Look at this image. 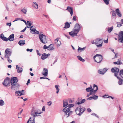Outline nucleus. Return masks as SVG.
<instances>
[{
    "instance_id": "393cba45",
    "label": "nucleus",
    "mask_w": 123,
    "mask_h": 123,
    "mask_svg": "<svg viewBox=\"0 0 123 123\" xmlns=\"http://www.w3.org/2000/svg\"><path fill=\"white\" fill-rule=\"evenodd\" d=\"M92 89L93 90L94 92H96L98 89V86L96 85L95 84H94L93 86V87Z\"/></svg>"
},
{
    "instance_id": "b1692460",
    "label": "nucleus",
    "mask_w": 123,
    "mask_h": 123,
    "mask_svg": "<svg viewBox=\"0 0 123 123\" xmlns=\"http://www.w3.org/2000/svg\"><path fill=\"white\" fill-rule=\"evenodd\" d=\"M70 27V24L68 22H67L65 23V26L64 27V28L67 29L69 28Z\"/></svg>"
},
{
    "instance_id": "f3484780",
    "label": "nucleus",
    "mask_w": 123,
    "mask_h": 123,
    "mask_svg": "<svg viewBox=\"0 0 123 123\" xmlns=\"http://www.w3.org/2000/svg\"><path fill=\"white\" fill-rule=\"evenodd\" d=\"M67 10L70 12L71 15L72 16L73 13V10L72 8L71 7L68 6Z\"/></svg>"
},
{
    "instance_id": "864d4df0",
    "label": "nucleus",
    "mask_w": 123,
    "mask_h": 123,
    "mask_svg": "<svg viewBox=\"0 0 123 123\" xmlns=\"http://www.w3.org/2000/svg\"><path fill=\"white\" fill-rule=\"evenodd\" d=\"M9 49H8V56H10L11 55V52L10 51H9Z\"/></svg>"
},
{
    "instance_id": "6ab92c4d",
    "label": "nucleus",
    "mask_w": 123,
    "mask_h": 123,
    "mask_svg": "<svg viewBox=\"0 0 123 123\" xmlns=\"http://www.w3.org/2000/svg\"><path fill=\"white\" fill-rule=\"evenodd\" d=\"M16 68L17 69V72L18 73H19L22 72L23 69L22 68L18 67V65L16 66Z\"/></svg>"
},
{
    "instance_id": "bf43d9fd",
    "label": "nucleus",
    "mask_w": 123,
    "mask_h": 123,
    "mask_svg": "<svg viewBox=\"0 0 123 123\" xmlns=\"http://www.w3.org/2000/svg\"><path fill=\"white\" fill-rule=\"evenodd\" d=\"M86 91L87 92H89L91 90H90V89H89V88L88 87V88H87L86 89Z\"/></svg>"
},
{
    "instance_id": "6e6d98bb",
    "label": "nucleus",
    "mask_w": 123,
    "mask_h": 123,
    "mask_svg": "<svg viewBox=\"0 0 123 123\" xmlns=\"http://www.w3.org/2000/svg\"><path fill=\"white\" fill-rule=\"evenodd\" d=\"M93 98L92 97H90L89 98H87V99L88 100H91L93 99Z\"/></svg>"
},
{
    "instance_id": "e2e57ef3",
    "label": "nucleus",
    "mask_w": 123,
    "mask_h": 123,
    "mask_svg": "<svg viewBox=\"0 0 123 123\" xmlns=\"http://www.w3.org/2000/svg\"><path fill=\"white\" fill-rule=\"evenodd\" d=\"M73 20H74V21L76 20V17L75 16H74L73 17Z\"/></svg>"
},
{
    "instance_id": "69168bd1",
    "label": "nucleus",
    "mask_w": 123,
    "mask_h": 123,
    "mask_svg": "<svg viewBox=\"0 0 123 123\" xmlns=\"http://www.w3.org/2000/svg\"><path fill=\"white\" fill-rule=\"evenodd\" d=\"M114 54H115V58H117V54L115 52H114Z\"/></svg>"
},
{
    "instance_id": "bb28decb",
    "label": "nucleus",
    "mask_w": 123,
    "mask_h": 123,
    "mask_svg": "<svg viewBox=\"0 0 123 123\" xmlns=\"http://www.w3.org/2000/svg\"><path fill=\"white\" fill-rule=\"evenodd\" d=\"M113 63L115 64H117L119 65L121 64L122 63L121 61L119 59H118V60L117 62H114Z\"/></svg>"
},
{
    "instance_id": "052dcab7",
    "label": "nucleus",
    "mask_w": 123,
    "mask_h": 123,
    "mask_svg": "<svg viewBox=\"0 0 123 123\" xmlns=\"http://www.w3.org/2000/svg\"><path fill=\"white\" fill-rule=\"evenodd\" d=\"M45 110V107L44 106H43L42 109V111H44Z\"/></svg>"
},
{
    "instance_id": "5fc2aeb1",
    "label": "nucleus",
    "mask_w": 123,
    "mask_h": 123,
    "mask_svg": "<svg viewBox=\"0 0 123 123\" xmlns=\"http://www.w3.org/2000/svg\"><path fill=\"white\" fill-rule=\"evenodd\" d=\"M69 103H72L73 102V101L71 99H68Z\"/></svg>"
},
{
    "instance_id": "2eb2a0df",
    "label": "nucleus",
    "mask_w": 123,
    "mask_h": 123,
    "mask_svg": "<svg viewBox=\"0 0 123 123\" xmlns=\"http://www.w3.org/2000/svg\"><path fill=\"white\" fill-rule=\"evenodd\" d=\"M50 55V54H46L45 53L43 54L41 57V59L43 60H44L47 58L48 56Z\"/></svg>"
},
{
    "instance_id": "39448f33",
    "label": "nucleus",
    "mask_w": 123,
    "mask_h": 123,
    "mask_svg": "<svg viewBox=\"0 0 123 123\" xmlns=\"http://www.w3.org/2000/svg\"><path fill=\"white\" fill-rule=\"evenodd\" d=\"M39 38L40 42L44 44H45L47 43V39L46 38V36L43 34L39 35Z\"/></svg>"
},
{
    "instance_id": "4be33fe9",
    "label": "nucleus",
    "mask_w": 123,
    "mask_h": 123,
    "mask_svg": "<svg viewBox=\"0 0 123 123\" xmlns=\"http://www.w3.org/2000/svg\"><path fill=\"white\" fill-rule=\"evenodd\" d=\"M25 41L23 40H20L18 42V44L22 46L25 44Z\"/></svg>"
},
{
    "instance_id": "9b49d317",
    "label": "nucleus",
    "mask_w": 123,
    "mask_h": 123,
    "mask_svg": "<svg viewBox=\"0 0 123 123\" xmlns=\"http://www.w3.org/2000/svg\"><path fill=\"white\" fill-rule=\"evenodd\" d=\"M119 71V69L116 67H115L112 68L111 69V71L113 73H115L114 74H117L118 75V73Z\"/></svg>"
},
{
    "instance_id": "1a4fd4ad",
    "label": "nucleus",
    "mask_w": 123,
    "mask_h": 123,
    "mask_svg": "<svg viewBox=\"0 0 123 123\" xmlns=\"http://www.w3.org/2000/svg\"><path fill=\"white\" fill-rule=\"evenodd\" d=\"M18 81V80L16 77H11L10 82L11 84L16 83Z\"/></svg>"
},
{
    "instance_id": "79ce46f5",
    "label": "nucleus",
    "mask_w": 123,
    "mask_h": 123,
    "mask_svg": "<svg viewBox=\"0 0 123 123\" xmlns=\"http://www.w3.org/2000/svg\"><path fill=\"white\" fill-rule=\"evenodd\" d=\"M89 92L90 93H91V95L93 94H94L96 92H94V91L92 90V89Z\"/></svg>"
},
{
    "instance_id": "338daca9",
    "label": "nucleus",
    "mask_w": 123,
    "mask_h": 123,
    "mask_svg": "<svg viewBox=\"0 0 123 123\" xmlns=\"http://www.w3.org/2000/svg\"><path fill=\"white\" fill-rule=\"evenodd\" d=\"M108 98H111L112 99H113L114 98L113 97L111 96H108Z\"/></svg>"
},
{
    "instance_id": "c756f323",
    "label": "nucleus",
    "mask_w": 123,
    "mask_h": 123,
    "mask_svg": "<svg viewBox=\"0 0 123 123\" xmlns=\"http://www.w3.org/2000/svg\"><path fill=\"white\" fill-rule=\"evenodd\" d=\"M33 6L36 8L37 9L38 8V4L35 2L33 3Z\"/></svg>"
},
{
    "instance_id": "2f4dec72",
    "label": "nucleus",
    "mask_w": 123,
    "mask_h": 123,
    "mask_svg": "<svg viewBox=\"0 0 123 123\" xmlns=\"http://www.w3.org/2000/svg\"><path fill=\"white\" fill-rule=\"evenodd\" d=\"M30 30H31V32L32 33V32L35 31L36 30V29L34 27V26H32L30 28Z\"/></svg>"
},
{
    "instance_id": "c9c22d12",
    "label": "nucleus",
    "mask_w": 123,
    "mask_h": 123,
    "mask_svg": "<svg viewBox=\"0 0 123 123\" xmlns=\"http://www.w3.org/2000/svg\"><path fill=\"white\" fill-rule=\"evenodd\" d=\"M77 57L78 58V59L80 60V61L82 62H84L85 61V60L84 59L82 58L79 55L77 56Z\"/></svg>"
},
{
    "instance_id": "a19ab883",
    "label": "nucleus",
    "mask_w": 123,
    "mask_h": 123,
    "mask_svg": "<svg viewBox=\"0 0 123 123\" xmlns=\"http://www.w3.org/2000/svg\"><path fill=\"white\" fill-rule=\"evenodd\" d=\"M113 29V27H109L108 31L109 33H110L112 30Z\"/></svg>"
},
{
    "instance_id": "13d9d810",
    "label": "nucleus",
    "mask_w": 123,
    "mask_h": 123,
    "mask_svg": "<svg viewBox=\"0 0 123 123\" xmlns=\"http://www.w3.org/2000/svg\"><path fill=\"white\" fill-rule=\"evenodd\" d=\"M20 18H16L15 20L13 21V22L16 21L17 20H20Z\"/></svg>"
},
{
    "instance_id": "20e7f679",
    "label": "nucleus",
    "mask_w": 123,
    "mask_h": 123,
    "mask_svg": "<svg viewBox=\"0 0 123 123\" xmlns=\"http://www.w3.org/2000/svg\"><path fill=\"white\" fill-rule=\"evenodd\" d=\"M95 61L97 63H100L103 59V57L102 55L100 54H96L93 57Z\"/></svg>"
},
{
    "instance_id": "6e6552de",
    "label": "nucleus",
    "mask_w": 123,
    "mask_h": 123,
    "mask_svg": "<svg viewBox=\"0 0 123 123\" xmlns=\"http://www.w3.org/2000/svg\"><path fill=\"white\" fill-rule=\"evenodd\" d=\"M118 35V41L120 43H123V31L119 32Z\"/></svg>"
},
{
    "instance_id": "473e14b6",
    "label": "nucleus",
    "mask_w": 123,
    "mask_h": 123,
    "mask_svg": "<svg viewBox=\"0 0 123 123\" xmlns=\"http://www.w3.org/2000/svg\"><path fill=\"white\" fill-rule=\"evenodd\" d=\"M27 9L26 8H23L21 10V11L24 14H26L27 12Z\"/></svg>"
},
{
    "instance_id": "aec40b11",
    "label": "nucleus",
    "mask_w": 123,
    "mask_h": 123,
    "mask_svg": "<svg viewBox=\"0 0 123 123\" xmlns=\"http://www.w3.org/2000/svg\"><path fill=\"white\" fill-rule=\"evenodd\" d=\"M63 107H65L67 106L68 105V101L67 100H64L63 101Z\"/></svg>"
},
{
    "instance_id": "37998d69",
    "label": "nucleus",
    "mask_w": 123,
    "mask_h": 123,
    "mask_svg": "<svg viewBox=\"0 0 123 123\" xmlns=\"http://www.w3.org/2000/svg\"><path fill=\"white\" fill-rule=\"evenodd\" d=\"M93 98V99L94 100H96L98 98V96H96L94 94L93 96H92Z\"/></svg>"
},
{
    "instance_id": "ea45409f",
    "label": "nucleus",
    "mask_w": 123,
    "mask_h": 123,
    "mask_svg": "<svg viewBox=\"0 0 123 123\" xmlns=\"http://www.w3.org/2000/svg\"><path fill=\"white\" fill-rule=\"evenodd\" d=\"M106 4L108 5L109 4V1L110 0H103Z\"/></svg>"
},
{
    "instance_id": "7ed1b4c3",
    "label": "nucleus",
    "mask_w": 123,
    "mask_h": 123,
    "mask_svg": "<svg viewBox=\"0 0 123 123\" xmlns=\"http://www.w3.org/2000/svg\"><path fill=\"white\" fill-rule=\"evenodd\" d=\"M85 110L86 109L84 107L82 106H79L76 108L75 111L77 114L80 116Z\"/></svg>"
},
{
    "instance_id": "ddd939ff",
    "label": "nucleus",
    "mask_w": 123,
    "mask_h": 123,
    "mask_svg": "<svg viewBox=\"0 0 123 123\" xmlns=\"http://www.w3.org/2000/svg\"><path fill=\"white\" fill-rule=\"evenodd\" d=\"M114 75L115 76H116L117 78L118 79L119 81L118 82V84L119 85H121L123 82V80L117 76V74H114Z\"/></svg>"
},
{
    "instance_id": "09e8293b",
    "label": "nucleus",
    "mask_w": 123,
    "mask_h": 123,
    "mask_svg": "<svg viewBox=\"0 0 123 123\" xmlns=\"http://www.w3.org/2000/svg\"><path fill=\"white\" fill-rule=\"evenodd\" d=\"M31 23H30L29 21H27V25H29V26H31Z\"/></svg>"
},
{
    "instance_id": "0eeeda50",
    "label": "nucleus",
    "mask_w": 123,
    "mask_h": 123,
    "mask_svg": "<svg viewBox=\"0 0 123 123\" xmlns=\"http://www.w3.org/2000/svg\"><path fill=\"white\" fill-rule=\"evenodd\" d=\"M103 39L97 38L95 40L97 43L96 44H97L96 46L98 47H100L102 45V43L103 42Z\"/></svg>"
},
{
    "instance_id": "cd10ccee",
    "label": "nucleus",
    "mask_w": 123,
    "mask_h": 123,
    "mask_svg": "<svg viewBox=\"0 0 123 123\" xmlns=\"http://www.w3.org/2000/svg\"><path fill=\"white\" fill-rule=\"evenodd\" d=\"M119 73L120 76L123 78V69L121 70Z\"/></svg>"
},
{
    "instance_id": "a878e982",
    "label": "nucleus",
    "mask_w": 123,
    "mask_h": 123,
    "mask_svg": "<svg viewBox=\"0 0 123 123\" xmlns=\"http://www.w3.org/2000/svg\"><path fill=\"white\" fill-rule=\"evenodd\" d=\"M43 70L45 71V72L43 74L45 76H47L48 75V70L47 68H44L43 69Z\"/></svg>"
},
{
    "instance_id": "f257e3e1",
    "label": "nucleus",
    "mask_w": 123,
    "mask_h": 123,
    "mask_svg": "<svg viewBox=\"0 0 123 123\" xmlns=\"http://www.w3.org/2000/svg\"><path fill=\"white\" fill-rule=\"evenodd\" d=\"M82 27V26H80L79 24L76 23L75 25L73 31L69 32V34L73 37L75 36H77V34L81 29Z\"/></svg>"
},
{
    "instance_id": "774afa93",
    "label": "nucleus",
    "mask_w": 123,
    "mask_h": 123,
    "mask_svg": "<svg viewBox=\"0 0 123 123\" xmlns=\"http://www.w3.org/2000/svg\"><path fill=\"white\" fill-rule=\"evenodd\" d=\"M109 49H111L112 51L114 53V49H112L111 48H109Z\"/></svg>"
},
{
    "instance_id": "f8f14e48",
    "label": "nucleus",
    "mask_w": 123,
    "mask_h": 123,
    "mask_svg": "<svg viewBox=\"0 0 123 123\" xmlns=\"http://www.w3.org/2000/svg\"><path fill=\"white\" fill-rule=\"evenodd\" d=\"M55 43L57 47H59L61 44V41L59 40V39L58 38L55 40Z\"/></svg>"
},
{
    "instance_id": "de8ad7c7",
    "label": "nucleus",
    "mask_w": 123,
    "mask_h": 123,
    "mask_svg": "<svg viewBox=\"0 0 123 123\" xmlns=\"http://www.w3.org/2000/svg\"><path fill=\"white\" fill-rule=\"evenodd\" d=\"M36 50L37 53V55H38L39 56H40L41 55V54L40 53H39V52L38 50Z\"/></svg>"
},
{
    "instance_id": "5701e85b",
    "label": "nucleus",
    "mask_w": 123,
    "mask_h": 123,
    "mask_svg": "<svg viewBox=\"0 0 123 123\" xmlns=\"http://www.w3.org/2000/svg\"><path fill=\"white\" fill-rule=\"evenodd\" d=\"M116 12L118 17H121L122 15L120 12L119 11V9L117 8L116 9Z\"/></svg>"
},
{
    "instance_id": "58836bf2",
    "label": "nucleus",
    "mask_w": 123,
    "mask_h": 123,
    "mask_svg": "<svg viewBox=\"0 0 123 123\" xmlns=\"http://www.w3.org/2000/svg\"><path fill=\"white\" fill-rule=\"evenodd\" d=\"M54 45L52 44V45L50 47H49V49H48V50H54Z\"/></svg>"
},
{
    "instance_id": "412c9836",
    "label": "nucleus",
    "mask_w": 123,
    "mask_h": 123,
    "mask_svg": "<svg viewBox=\"0 0 123 123\" xmlns=\"http://www.w3.org/2000/svg\"><path fill=\"white\" fill-rule=\"evenodd\" d=\"M3 84L6 86H8V77H6L5 80L4 81L3 83Z\"/></svg>"
},
{
    "instance_id": "c03bdc74",
    "label": "nucleus",
    "mask_w": 123,
    "mask_h": 123,
    "mask_svg": "<svg viewBox=\"0 0 123 123\" xmlns=\"http://www.w3.org/2000/svg\"><path fill=\"white\" fill-rule=\"evenodd\" d=\"M31 117H30L27 123H33L32 121L31 120Z\"/></svg>"
},
{
    "instance_id": "f03ea898",
    "label": "nucleus",
    "mask_w": 123,
    "mask_h": 123,
    "mask_svg": "<svg viewBox=\"0 0 123 123\" xmlns=\"http://www.w3.org/2000/svg\"><path fill=\"white\" fill-rule=\"evenodd\" d=\"M74 104H69L67 106L65 107L63 110V111L64 112V116L67 117L72 114L73 112L70 111V109L71 107L74 106Z\"/></svg>"
},
{
    "instance_id": "72a5a7b5",
    "label": "nucleus",
    "mask_w": 123,
    "mask_h": 123,
    "mask_svg": "<svg viewBox=\"0 0 123 123\" xmlns=\"http://www.w3.org/2000/svg\"><path fill=\"white\" fill-rule=\"evenodd\" d=\"M4 57L6 58H8V48L6 49L5 51V55Z\"/></svg>"
},
{
    "instance_id": "423d86ee",
    "label": "nucleus",
    "mask_w": 123,
    "mask_h": 123,
    "mask_svg": "<svg viewBox=\"0 0 123 123\" xmlns=\"http://www.w3.org/2000/svg\"><path fill=\"white\" fill-rule=\"evenodd\" d=\"M42 113V112L40 110H38L37 111H36L32 109L31 111V115L32 116L35 117L38 116H39V115H37V114H40Z\"/></svg>"
},
{
    "instance_id": "4d7b16f0",
    "label": "nucleus",
    "mask_w": 123,
    "mask_h": 123,
    "mask_svg": "<svg viewBox=\"0 0 123 123\" xmlns=\"http://www.w3.org/2000/svg\"><path fill=\"white\" fill-rule=\"evenodd\" d=\"M112 15L113 17H115L116 16V14L115 12H112Z\"/></svg>"
},
{
    "instance_id": "0e129e2a",
    "label": "nucleus",
    "mask_w": 123,
    "mask_h": 123,
    "mask_svg": "<svg viewBox=\"0 0 123 123\" xmlns=\"http://www.w3.org/2000/svg\"><path fill=\"white\" fill-rule=\"evenodd\" d=\"M43 48L44 49H48V48H47V46H46V45H44L43 47Z\"/></svg>"
},
{
    "instance_id": "8fccbe9b",
    "label": "nucleus",
    "mask_w": 123,
    "mask_h": 123,
    "mask_svg": "<svg viewBox=\"0 0 123 123\" xmlns=\"http://www.w3.org/2000/svg\"><path fill=\"white\" fill-rule=\"evenodd\" d=\"M35 31H34V32L33 33V34H39V32L38 31H37L36 30H36Z\"/></svg>"
},
{
    "instance_id": "9d476101",
    "label": "nucleus",
    "mask_w": 123,
    "mask_h": 123,
    "mask_svg": "<svg viewBox=\"0 0 123 123\" xmlns=\"http://www.w3.org/2000/svg\"><path fill=\"white\" fill-rule=\"evenodd\" d=\"M11 88L13 90H16L19 87V85L18 83H16L11 84Z\"/></svg>"
},
{
    "instance_id": "f704fd0d",
    "label": "nucleus",
    "mask_w": 123,
    "mask_h": 123,
    "mask_svg": "<svg viewBox=\"0 0 123 123\" xmlns=\"http://www.w3.org/2000/svg\"><path fill=\"white\" fill-rule=\"evenodd\" d=\"M86 100L85 99H83L81 101H80L79 102H78L77 104L78 105H80L82 103H83Z\"/></svg>"
},
{
    "instance_id": "603ef678",
    "label": "nucleus",
    "mask_w": 123,
    "mask_h": 123,
    "mask_svg": "<svg viewBox=\"0 0 123 123\" xmlns=\"http://www.w3.org/2000/svg\"><path fill=\"white\" fill-rule=\"evenodd\" d=\"M26 50L27 51H30V52H32L33 50L32 49H26Z\"/></svg>"
},
{
    "instance_id": "680f3d73",
    "label": "nucleus",
    "mask_w": 123,
    "mask_h": 123,
    "mask_svg": "<svg viewBox=\"0 0 123 123\" xmlns=\"http://www.w3.org/2000/svg\"><path fill=\"white\" fill-rule=\"evenodd\" d=\"M87 111L89 112H90L91 111V110L89 108H88L87 109Z\"/></svg>"
},
{
    "instance_id": "c85d7f7f",
    "label": "nucleus",
    "mask_w": 123,
    "mask_h": 123,
    "mask_svg": "<svg viewBox=\"0 0 123 123\" xmlns=\"http://www.w3.org/2000/svg\"><path fill=\"white\" fill-rule=\"evenodd\" d=\"M86 47H83V48H81L79 47V48L78 49V52H81L82 51H83L84 50Z\"/></svg>"
},
{
    "instance_id": "4c0bfd02",
    "label": "nucleus",
    "mask_w": 123,
    "mask_h": 123,
    "mask_svg": "<svg viewBox=\"0 0 123 123\" xmlns=\"http://www.w3.org/2000/svg\"><path fill=\"white\" fill-rule=\"evenodd\" d=\"M4 102L2 100L0 99V105L3 106L4 105Z\"/></svg>"
},
{
    "instance_id": "a18cd8bd",
    "label": "nucleus",
    "mask_w": 123,
    "mask_h": 123,
    "mask_svg": "<svg viewBox=\"0 0 123 123\" xmlns=\"http://www.w3.org/2000/svg\"><path fill=\"white\" fill-rule=\"evenodd\" d=\"M117 27H120L122 25L119 22H117Z\"/></svg>"
},
{
    "instance_id": "3c124183",
    "label": "nucleus",
    "mask_w": 123,
    "mask_h": 123,
    "mask_svg": "<svg viewBox=\"0 0 123 123\" xmlns=\"http://www.w3.org/2000/svg\"><path fill=\"white\" fill-rule=\"evenodd\" d=\"M92 115L95 116L96 117L98 118V116L94 113H93L92 114Z\"/></svg>"
},
{
    "instance_id": "49530a36",
    "label": "nucleus",
    "mask_w": 123,
    "mask_h": 123,
    "mask_svg": "<svg viewBox=\"0 0 123 123\" xmlns=\"http://www.w3.org/2000/svg\"><path fill=\"white\" fill-rule=\"evenodd\" d=\"M52 104V102L51 101H49L47 102V105L49 106H50Z\"/></svg>"
},
{
    "instance_id": "a211bd4d",
    "label": "nucleus",
    "mask_w": 123,
    "mask_h": 123,
    "mask_svg": "<svg viewBox=\"0 0 123 123\" xmlns=\"http://www.w3.org/2000/svg\"><path fill=\"white\" fill-rule=\"evenodd\" d=\"M0 38L4 41H7L8 40V38L4 37L3 34H1Z\"/></svg>"
},
{
    "instance_id": "e433bc0d",
    "label": "nucleus",
    "mask_w": 123,
    "mask_h": 123,
    "mask_svg": "<svg viewBox=\"0 0 123 123\" xmlns=\"http://www.w3.org/2000/svg\"><path fill=\"white\" fill-rule=\"evenodd\" d=\"M16 93L18 94V96H21V95H24L21 92V91H16L15 92Z\"/></svg>"
},
{
    "instance_id": "7c9ffc66",
    "label": "nucleus",
    "mask_w": 123,
    "mask_h": 123,
    "mask_svg": "<svg viewBox=\"0 0 123 123\" xmlns=\"http://www.w3.org/2000/svg\"><path fill=\"white\" fill-rule=\"evenodd\" d=\"M59 86V85H55V87L57 91L56 92V93H58V92L59 91L60 89L58 88V87Z\"/></svg>"
},
{
    "instance_id": "4468645a",
    "label": "nucleus",
    "mask_w": 123,
    "mask_h": 123,
    "mask_svg": "<svg viewBox=\"0 0 123 123\" xmlns=\"http://www.w3.org/2000/svg\"><path fill=\"white\" fill-rule=\"evenodd\" d=\"M107 70L106 68L101 69L98 70V73L102 74H104L107 71Z\"/></svg>"
},
{
    "instance_id": "dca6fc26",
    "label": "nucleus",
    "mask_w": 123,
    "mask_h": 123,
    "mask_svg": "<svg viewBox=\"0 0 123 123\" xmlns=\"http://www.w3.org/2000/svg\"><path fill=\"white\" fill-rule=\"evenodd\" d=\"M14 34H12L11 35H10L9 37H8V40H9L10 41H12L14 40Z\"/></svg>"
}]
</instances>
